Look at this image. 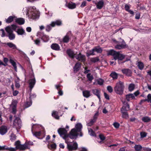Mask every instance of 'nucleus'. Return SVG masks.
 <instances>
[{
	"instance_id": "5701e85b",
	"label": "nucleus",
	"mask_w": 151,
	"mask_h": 151,
	"mask_svg": "<svg viewBox=\"0 0 151 151\" xmlns=\"http://www.w3.org/2000/svg\"><path fill=\"white\" fill-rule=\"evenodd\" d=\"M8 129L6 126H3L1 127V134L4 135L7 132Z\"/></svg>"
},
{
	"instance_id": "bb28decb",
	"label": "nucleus",
	"mask_w": 151,
	"mask_h": 151,
	"mask_svg": "<svg viewBox=\"0 0 151 151\" xmlns=\"http://www.w3.org/2000/svg\"><path fill=\"white\" fill-rule=\"evenodd\" d=\"M41 128V127L37 124H33L32 126V132H33V131H37L38 130H40V128Z\"/></svg>"
},
{
	"instance_id": "69168bd1",
	"label": "nucleus",
	"mask_w": 151,
	"mask_h": 151,
	"mask_svg": "<svg viewBox=\"0 0 151 151\" xmlns=\"http://www.w3.org/2000/svg\"><path fill=\"white\" fill-rule=\"evenodd\" d=\"M113 125L116 128H118L119 126V124L117 122H115L113 124Z\"/></svg>"
},
{
	"instance_id": "ddd939ff",
	"label": "nucleus",
	"mask_w": 151,
	"mask_h": 151,
	"mask_svg": "<svg viewBox=\"0 0 151 151\" xmlns=\"http://www.w3.org/2000/svg\"><path fill=\"white\" fill-rule=\"evenodd\" d=\"M71 36V33L70 32H68L66 35L64 36L62 39V41L64 43H68Z\"/></svg>"
},
{
	"instance_id": "e2e57ef3",
	"label": "nucleus",
	"mask_w": 151,
	"mask_h": 151,
	"mask_svg": "<svg viewBox=\"0 0 151 151\" xmlns=\"http://www.w3.org/2000/svg\"><path fill=\"white\" fill-rule=\"evenodd\" d=\"M143 150L144 151H151V149L147 147H143Z\"/></svg>"
},
{
	"instance_id": "c756f323",
	"label": "nucleus",
	"mask_w": 151,
	"mask_h": 151,
	"mask_svg": "<svg viewBox=\"0 0 151 151\" xmlns=\"http://www.w3.org/2000/svg\"><path fill=\"white\" fill-rule=\"evenodd\" d=\"M32 104V100L27 98V101L24 104V106L26 108H28Z\"/></svg>"
},
{
	"instance_id": "39448f33",
	"label": "nucleus",
	"mask_w": 151,
	"mask_h": 151,
	"mask_svg": "<svg viewBox=\"0 0 151 151\" xmlns=\"http://www.w3.org/2000/svg\"><path fill=\"white\" fill-rule=\"evenodd\" d=\"M107 55L112 56L114 57V59L115 60L118 59L119 60H122L125 58L124 55L119 52H116L112 50H109L107 51Z\"/></svg>"
},
{
	"instance_id": "4468645a",
	"label": "nucleus",
	"mask_w": 151,
	"mask_h": 151,
	"mask_svg": "<svg viewBox=\"0 0 151 151\" xmlns=\"http://www.w3.org/2000/svg\"><path fill=\"white\" fill-rule=\"evenodd\" d=\"M33 135L36 137H37L38 138H39L38 137L43 136L44 137L45 134L44 133V131H34L32 132Z\"/></svg>"
},
{
	"instance_id": "423d86ee",
	"label": "nucleus",
	"mask_w": 151,
	"mask_h": 151,
	"mask_svg": "<svg viewBox=\"0 0 151 151\" xmlns=\"http://www.w3.org/2000/svg\"><path fill=\"white\" fill-rule=\"evenodd\" d=\"M124 88L123 82L119 81L116 83L114 90L116 93L122 95L123 93Z\"/></svg>"
},
{
	"instance_id": "393cba45",
	"label": "nucleus",
	"mask_w": 151,
	"mask_h": 151,
	"mask_svg": "<svg viewBox=\"0 0 151 151\" xmlns=\"http://www.w3.org/2000/svg\"><path fill=\"white\" fill-rule=\"evenodd\" d=\"M16 19V17L14 16H11L6 19V22L7 23H9L12 22L14 20Z\"/></svg>"
},
{
	"instance_id": "473e14b6",
	"label": "nucleus",
	"mask_w": 151,
	"mask_h": 151,
	"mask_svg": "<svg viewBox=\"0 0 151 151\" xmlns=\"http://www.w3.org/2000/svg\"><path fill=\"white\" fill-rule=\"evenodd\" d=\"M62 22L60 20H57L55 22H52L51 23L52 27H54L56 25H60L61 24Z\"/></svg>"
},
{
	"instance_id": "a878e982",
	"label": "nucleus",
	"mask_w": 151,
	"mask_h": 151,
	"mask_svg": "<svg viewBox=\"0 0 151 151\" xmlns=\"http://www.w3.org/2000/svg\"><path fill=\"white\" fill-rule=\"evenodd\" d=\"M98 1L96 5V7L98 9H101L104 5V1L103 0H98Z\"/></svg>"
},
{
	"instance_id": "2f4dec72",
	"label": "nucleus",
	"mask_w": 151,
	"mask_h": 151,
	"mask_svg": "<svg viewBox=\"0 0 151 151\" xmlns=\"http://www.w3.org/2000/svg\"><path fill=\"white\" fill-rule=\"evenodd\" d=\"M137 65L138 68L141 70H142L144 67L143 63L140 61H138L137 63Z\"/></svg>"
},
{
	"instance_id": "dca6fc26",
	"label": "nucleus",
	"mask_w": 151,
	"mask_h": 151,
	"mask_svg": "<svg viewBox=\"0 0 151 151\" xmlns=\"http://www.w3.org/2000/svg\"><path fill=\"white\" fill-rule=\"evenodd\" d=\"M65 6L69 9H73L75 8L76 7V4L72 2H70L68 3L66 2L65 4Z\"/></svg>"
},
{
	"instance_id": "7c9ffc66",
	"label": "nucleus",
	"mask_w": 151,
	"mask_h": 151,
	"mask_svg": "<svg viewBox=\"0 0 151 151\" xmlns=\"http://www.w3.org/2000/svg\"><path fill=\"white\" fill-rule=\"evenodd\" d=\"M9 61L10 63L12 65L15 71L16 72H17V68L16 62L12 59H10L9 60Z\"/></svg>"
},
{
	"instance_id": "774afa93",
	"label": "nucleus",
	"mask_w": 151,
	"mask_h": 151,
	"mask_svg": "<svg viewBox=\"0 0 151 151\" xmlns=\"http://www.w3.org/2000/svg\"><path fill=\"white\" fill-rule=\"evenodd\" d=\"M86 1L83 2L81 5V7L82 8L83 7L86 5Z\"/></svg>"
},
{
	"instance_id": "e433bc0d",
	"label": "nucleus",
	"mask_w": 151,
	"mask_h": 151,
	"mask_svg": "<svg viewBox=\"0 0 151 151\" xmlns=\"http://www.w3.org/2000/svg\"><path fill=\"white\" fill-rule=\"evenodd\" d=\"M17 78L15 80V86L16 88H19L20 87V84H19L20 80L18 77H17Z\"/></svg>"
},
{
	"instance_id": "5fc2aeb1",
	"label": "nucleus",
	"mask_w": 151,
	"mask_h": 151,
	"mask_svg": "<svg viewBox=\"0 0 151 151\" xmlns=\"http://www.w3.org/2000/svg\"><path fill=\"white\" fill-rule=\"evenodd\" d=\"M99 60V59L97 57L92 58L91 59V61L93 63L96 62Z\"/></svg>"
},
{
	"instance_id": "a18cd8bd",
	"label": "nucleus",
	"mask_w": 151,
	"mask_h": 151,
	"mask_svg": "<svg viewBox=\"0 0 151 151\" xmlns=\"http://www.w3.org/2000/svg\"><path fill=\"white\" fill-rule=\"evenodd\" d=\"M135 86L134 84L131 83L129 84V90L130 91H133L134 89Z\"/></svg>"
},
{
	"instance_id": "052dcab7",
	"label": "nucleus",
	"mask_w": 151,
	"mask_h": 151,
	"mask_svg": "<svg viewBox=\"0 0 151 151\" xmlns=\"http://www.w3.org/2000/svg\"><path fill=\"white\" fill-rule=\"evenodd\" d=\"M35 43L37 45H40V40L38 39H37L36 40L34 41Z\"/></svg>"
},
{
	"instance_id": "f8f14e48",
	"label": "nucleus",
	"mask_w": 151,
	"mask_h": 151,
	"mask_svg": "<svg viewBox=\"0 0 151 151\" xmlns=\"http://www.w3.org/2000/svg\"><path fill=\"white\" fill-rule=\"evenodd\" d=\"M98 112H97L95 113L93 116V119L91 120L90 122L87 123V125L88 126H91L94 123H95L97 119L98 116Z\"/></svg>"
},
{
	"instance_id": "338daca9",
	"label": "nucleus",
	"mask_w": 151,
	"mask_h": 151,
	"mask_svg": "<svg viewBox=\"0 0 151 151\" xmlns=\"http://www.w3.org/2000/svg\"><path fill=\"white\" fill-rule=\"evenodd\" d=\"M55 87L58 90H60V88L61 86V85L60 84H57L55 85Z\"/></svg>"
},
{
	"instance_id": "6e6d98bb",
	"label": "nucleus",
	"mask_w": 151,
	"mask_h": 151,
	"mask_svg": "<svg viewBox=\"0 0 151 151\" xmlns=\"http://www.w3.org/2000/svg\"><path fill=\"white\" fill-rule=\"evenodd\" d=\"M36 96V95L35 94H33L31 95L30 94L28 99H30L31 100H32V99L35 98Z\"/></svg>"
},
{
	"instance_id": "f03ea898",
	"label": "nucleus",
	"mask_w": 151,
	"mask_h": 151,
	"mask_svg": "<svg viewBox=\"0 0 151 151\" xmlns=\"http://www.w3.org/2000/svg\"><path fill=\"white\" fill-rule=\"evenodd\" d=\"M23 12L25 13L29 18L36 19L39 18L40 13L35 7H25L23 9Z\"/></svg>"
},
{
	"instance_id": "412c9836",
	"label": "nucleus",
	"mask_w": 151,
	"mask_h": 151,
	"mask_svg": "<svg viewBox=\"0 0 151 151\" xmlns=\"http://www.w3.org/2000/svg\"><path fill=\"white\" fill-rule=\"evenodd\" d=\"M67 53L71 58H73L75 57L76 53L70 49H68L66 51Z\"/></svg>"
},
{
	"instance_id": "9d476101",
	"label": "nucleus",
	"mask_w": 151,
	"mask_h": 151,
	"mask_svg": "<svg viewBox=\"0 0 151 151\" xmlns=\"http://www.w3.org/2000/svg\"><path fill=\"white\" fill-rule=\"evenodd\" d=\"M112 40L114 44H116L118 47H125L126 46V45L124 40L121 38L119 39V41H117L114 38L112 39Z\"/></svg>"
},
{
	"instance_id": "aec40b11",
	"label": "nucleus",
	"mask_w": 151,
	"mask_h": 151,
	"mask_svg": "<svg viewBox=\"0 0 151 151\" xmlns=\"http://www.w3.org/2000/svg\"><path fill=\"white\" fill-rule=\"evenodd\" d=\"M17 104V101L16 100L13 101L12 103L11 106L12 107V113H13L14 114H15L16 112V108Z\"/></svg>"
},
{
	"instance_id": "c85d7f7f",
	"label": "nucleus",
	"mask_w": 151,
	"mask_h": 151,
	"mask_svg": "<svg viewBox=\"0 0 151 151\" xmlns=\"http://www.w3.org/2000/svg\"><path fill=\"white\" fill-rule=\"evenodd\" d=\"M83 96L86 98H88L91 96L90 91L88 90H84L83 91Z\"/></svg>"
},
{
	"instance_id": "9b49d317",
	"label": "nucleus",
	"mask_w": 151,
	"mask_h": 151,
	"mask_svg": "<svg viewBox=\"0 0 151 151\" xmlns=\"http://www.w3.org/2000/svg\"><path fill=\"white\" fill-rule=\"evenodd\" d=\"M37 36L41 38L44 42L48 41L49 39V36L45 35L43 32H38L37 33Z\"/></svg>"
},
{
	"instance_id": "de8ad7c7",
	"label": "nucleus",
	"mask_w": 151,
	"mask_h": 151,
	"mask_svg": "<svg viewBox=\"0 0 151 151\" xmlns=\"http://www.w3.org/2000/svg\"><path fill=\"white\" fill-rule=\"evenodd\" d=\"M150 118L148 116H145L142 118V120L144 122H148L150 121Z\"/></svg>"
},
{
	"instance_id": "49530a36",
	"label": "nucleus",
	"mask_w": 151,
	"mask_h": 151,
	"mask_svg": "<svg viewBox=\"0 0 151 151\" xmlns=\"http://www.w3.org/2000/svg\"><path fill=\"white\" fill-rule=\"evenodd\" d=\"M95 51V49H93L92 50L88 51L87 53V56H88L90 55H94V52Z\"/></svg>"
},
{
	"instance_id": "4d7b16f0",
	"label": "nucleus",
	"mask_w": 151,
	"mask_h": 151,
	"mask_svg": "<svg viewBox=\"0 0 151 151\" xmlns=\"http://www.w3.org/2000/svg\"><path fill=\"white\" fill-rule=\"evenodd\" d=\"M95 51L97 53H100L102 51V50L101 49V48H96V49H95Z\"/></svg>"
},
{
	"instance_id": "ea45409f",
	"label": "nucleus",
	"mask_w": 151,
	"mask_h": 151,
	"mask_svg": "<svg viewBox=\"0 0 151 151\" xmlns=\"http://www.w3.org/2000/svg\"><path fill=\"white\" fill-rule=\"evenodd\" d=\"M122 114V116L123 118L127 119L128 118V114L127 111H121Z\"/></svg>"
},
{
	"instance_id": "f3484780",
	"label": "nucleus",
	"mask_w": 151,
	"mask_h": 151,
	"mask_svg": "<svg viewBox=\"0 0 151 151\" xmlns=\"http://www.w3.org/2000/svg\"><path fill=\"white\" fill-rule=\"evenodd\" d=\"M75 57L78 60L84 62L86 60L85 56L80 53L78 55H76Z\"/></svg>"
},
{
	"instance_id": "680f3d73",
	"label": "nucleus",
	"mask_w": 151,
	"mask_h": 151,
	"mask_svg": "<svg viewBox=\"0 0 151 151\" xmlns=\"http://www.w3.org/2000/svg\"><path fill=\"white\" fill-rule=\"evenodd\" d=\"M107 89L110 93H111L113 91V89L112 87L110 86H108L107 87Z\"/></svg>"
},
{
	"instance_id": "b1692460",
	"label": "nucleus",
	"mask_w": 151,
	"mask_h": 151,
	"mask_svg": "<svg viewBox=\"0 0 151 151\" xmlns=\"http://www.w3.org/2000/svg\"><path fill=\"white\" fill-rule=\"evenodd\" d=\"M134 95L132 93H129L126 95V99L128 101H129L131 99H135Z\"/></svg>"
},
{
	"instance_id": "bf43d9fd",
	"label": "nucleus",
	"mask_w": 151,
	"mask_h": 151,
	"mask_svg": "<svg viewBox=\"0 0 151 151\" xmlns=\"http://www.w3.org/2000/svg\"><path fill=\"white\" fill-rule=\"evenodd\" d=\"M6 45L9 47H16V46L12 43H8L6 44Z\"/></svg>"
},
{
	"instance_id": "7ed1b4c3",
	"label": "nucleus",
	"mask_w": 151,
	"mask_h": 151,
	"mask_svg": "<svg viewBox=\"0 0 151 151\" xmlns=\"http://www.w3.org/2000/svg\"><path fill=\"white\" fill-rule=\"evenodd\" d=\"M83 128L82 124L80 123H77L75 126V128L73 129L70 131L69 135L71 139H76L78 135L81 137L83 135L82 132Z\"/></svg>"
},
{
	"instance_id": "6ab92c4d",
	"label": "nucleus",
	"mask_w": 151,
	"mask_h": 151,
	"mask_svg": "<svg viewBox=\"0 0 151 151\" xmlns=\"http://www.w3.org/2000/svg\"><path fill=\"white\" fill-rule=\"evenodd\" d=\"M15 146H16L15 145ZM17 149H18L17 148L16 146L15 148L11 147H9L6 146H1V150H7L9 151H16Z\"/></svg>"
},
{
	"instance_id": "4c0bfd02",
	"label": "nucleus",
	"mask_w": 151,
	"mask_h": 151,
	"mask_svg": "<svg viewBox=\"0 0 151 151\" xmlns=\"http://www.w3.org/2000/svg\"><path fill=\"white\" fill-rule=\"evenodd\" d=\"M48 148L50 149L53 150L56 148V145L55 143L48 144L47 145Z\"/></svg>"
},
{
	"instance_id": "c03bdc74",
	"label": "nucleus",
	"mask_w": 151,
	"mask_h": 151,
	"mask_svg": "<svg viewBox=\"0 0 151 151\" xmlns=\"http://www.w3.org/2000/svg\"><path fill=\"white\" fill-rule=\"evenodd\" d=\"M86 77L88 79V80L91 82L93 79V76L91 73H88L86 76Z\"/></svg>"
},
{
	"instance_id": "72a5a7b5",
	"label": "nucleus",
	"mask_w": 151,
	"mask_h": 151,
	"mask_svg": "<svg viewBox=\"0 0 151 151\" xmlns=\"http://www.w3.org/2000/svg\"><path fill=\"white\" fill-rule=\"evenodd\" d=\"M17 30H16V31H15L17 33L18 35H22L25 33L24 30L22 28H18L17 27Z\"/></svg>"
},
{
	"instance_id": "3c124183",
	"label": "nucleus",
	"mask_w": 151,
	"mask_h": 151,
	"mask_svg": "<svg viewBox=\"0 0 151 151\" xmlns=\"http://www.w3.org/2000/svg\"><path fill=\"white\" fill-rule=\"evenodd\" d=\"M8 59L6 58H4V61L5 63V64H4L3 62L1 61V65H3L4 66L7 65V63L8 62Z\"/></svg>"
},
{
	"instance_id": "09e8293b",
	"label": "nucleus",
	"mask_w": 151,
	"mask_h": 151,
	"mask_svg": "<svg viewBox=\"0 0 151 151\" xmlns=\"http://www.w3.org/2000/svg\"><path fill=\"white\" fill-rule=\"evenodd\" d=\"M51 23L47 25L46 27V30L47 32H49L52 29V27Z\"/></svg>"
},
{
	"instance_id": "8fccbe9b",
	"label": "nucleus",
	"mask_w": 151,
	"mask_h": 151,
	"mask_svg": "<svg viewBox=\"0 0 151 151\" xmlns=\"http://www.w3.org/2000/svg\"><path fill=\"white\" fill-rule=\"evenodd\" d=\"M140 135L141 138H142L145 137L147 135V133L146 132H140Z\"/></svg>"
},
{
	"instance_id": "37998d69",
	"label": "nucleus",
	"mask_w": 151,
	"mask_h": 151,
	"mask_svg": "<svg viewBox=\"0 0 151 151\" xmlns=\"http://www.w3.org/2000/svg\"><path fill=\"white\" fill-rule=\"evenodd\" d=\"M52 116L56 119H59V116L58 115V112L56 111H53L52 113Z\"/></svg>"
},
{
	"instance_id": "1a4fd4ad",
	"label": "nucleus",
	"mask_w": 151,
	"mask_h": 151,
	"mask_svg": "<svg viewBox=\"0 0 151 151\" xmlns=\"http://www.w3.org/2000/svg\"><path fill=\"white\" fill-rule=\"evenodd\" d=\"M33 143L32 142L29 141L26 142L24 145H21L19 141H17L15 143V145L16 146L17 148L20 150H24L27 149L29 147V145H32Z\"/></svg>"
},
{
	"instance_id": "79ce46f5",
	"label": "nucleus",
	"mask_w": 151,
	"mask_h": 151,
	"mask_svg": "<svg viewBox=\"0 0 151 151\" xmlns=\"http://www.w3.org/2000/svg\"><path fill=\"white\" fill-rule=\"evenodd\" d=\"M89 134L91 136H94L96 134L90 128H88Z\"/></svg>"
},
{
	"instance_id": "603ef678",
	"label": "nucleus",
	"mask_w": 151,
	"mask_h": 151,
	"mask_svg": "<svg viewBox=\"0 0 151 151\" xmlns=\"http://www.w3.org/2000/svg\"><path fill=\"white\" fill-rule=\"evenodd\" d=\"M97 82L98 84L101 85L103 84L104 81L103 79L100 78L97 80Z\"/></svg>"
},
{
	"instance_id": "a211bd4d",
	"label": "nucleus",
	"mask_w": 151,
	"mask_h": 151,
	"mask_svg": "<svg viewBox=\"0 0 151 151\" xmlns=\"http://www.w3.org/2000/svg\"><path fill=\"white\" fill-rule=\"evenodd\" d=\"M122 73L128 76H131L132 72L131 70L129 69H124L122 70Z\"/></svg>"
},
{
	"instance_id": "0e129e2a",
	"label": "nucleus",
	"mask_w": 151,
	"mask_h": 151,
	"mask_svg": "<svg viewBox=\"0 0 151 151\" xmlns=\"http://www.w3.org/2000/svg\"><path fill=\"white\" fill-rule=\"evenodd\" d=\"M147 99L146 100L148 102H150L151 101V94H149L147 96Z\"/></svg>"
},
{
	"instance_id": "58836bf2",
	"label": "nucleus",
	"mask_w": 151,
	"mask_h": 151,
	"mask_svg": "<svg viewBox=\"0 0 151 151\" xmlns=\"http://www.w3.org/2000/svg\"><path fill=\"white\" fill-rule=\"evenodd\" d=\"M134 148L136 151H140L143 147L140 145H135Z\"/></svg>"
},
{
	"instance_id": "f704fd0d",
	"label": "nucleus",
	"mask_w": 151,
	"mask_h": 151,
	"mask_svg": "<svg viewBox=\"0 0 151 151\" xmlns=\"http://www.w3.org/2000/svg\"><path fill=\"white\" fill-rule=\"evenodd\" d=\"M80 67V63L78 62L77 63L73 68L74 71L76 72L78 71L79 70Z\"/></svg>"
},
{
	"instance_id": "864d4df0",
	"label": "nucleus",
	"mask_w": 151,
	"mask_h": 151,
	"mask_svg": "<svg viewBox=\"0 0 151 151\" xmlns=\"http://www.w3.org/2000/svg\"><path fill=\"white\" fill-rule=\"evenodd\" d=\"M99 138L101 139V141H98L99 143H101L102 141L104 140L105 139V137L102 134H100L99 135Z\"/></svg>"
},
{
	"instance_id": "cd10ccee",
	"label": "nucleus",
	"mask_w": 151,
	"mask_h": 151,
	"mask_svg": "<svg viewBox=\"0 0 151 151\" xmlns=\"http://www.w3.org/2000/svg\"><path fill=\"white\" fill-rule=\"evenodd\" d=\"M129 109L130 106L127 103H126V104L124 103V104L121 109V111H127L129 110Z\"/></svg>"
},
{
	"instance_id": "20e7f679",
	"label": "nucleus",
	"mask_w": 151,
	"mask_h": 151,
	"mask_svg": "<svg viewBox=\"0 0 151 151\" xmlns=\"http://www.w3.org/2000/svg\"><path fill=\"white\" fill-rule=\"evenodd\" d=\"M17 28V26L16 25L13 24L5 28V30L8 34L9 38L10 40H13L14 39L15 35L13 33V31H16Z\"/></svg>"
},
{
	"instance_id": "4be33fe9",
	"label": "nucleus",
	"mask_w": 151,
	"mask_h": 151,
	"mask_svg": "<svg viewBox=\"0 0 151 151\" xmlns=\"http://www.w3.org/2000/svg\"><path fill=\"white\" fill-rule=\"evenodd\" d=\"M92 92L93 94L96 95L99 100L100 101V91L97 89H94L92 90Z\"/></svg>"
},
{
	"instance_id": "0eeeda50",
	"label": "nucleus",
	"mask_w": 151,
	"mask_h": 151,
	"mask_svg": "<svg viewBox=\"0 0 151 151\" xmlns=\"http://www.w3.org/2000/svg\"><path fill=\"white\" fill-rule=\"evenodd\" d=\"M13 128L15 131H16L17 133L19 132V130L21 128L22 126V121L20 118L19 117H16L13 121Z\"/></svg>"
},
{
	"instance_id": "a19ab883",
	"label": "nucleus",
	"mask_w": 151,
	"mask_h": 151,
	"mask_svg": "<svg viewBox=\"0 0 151 151\" xmlns=\"http://www.w3.org/2000/svg\"><path fill=\"white\" fill-rule=\"evenodd\" d=\"M110 76L113 78V79H116L117 78L118 74L116 72H112L111 73Z\"/></svg>"
},
{
	"instance_id": "6e6552de",
	"label": "nucleus",
	"mask_w": 151,
	"mask_h": 151,
	"mask_svg": "<svg viewBox=\"0 0 151 151\" xmlns=\"http://www.w3.org/2000/svg\"><path fill=\"white\" fill-rule=\"evenodd\" d=\"M31 70L32 72L30 73L29 75L30 79L28 81L29 87L30 92H31L32 89L34 87L36 82L34 74L33 72V70L32 68H31Z\"/></svg>"
},
{
	"instance_id": "c9c22d12",
	"label": "nucleus",
	"mask_w": 151,
	"mask_h": 151,
	"mask_svg": "<svg viewBox=\"0 0 151 151\" xmlns=\"http://www.w3.org/2000/svg\"><path fill=\"white\" fill-rule=\"evenodd\" d=\"M16 22L19 24H23L24 23V20L23 19L20 18L17 19L16 18Z\"/></svg>"
},
{
	"instance_id": "13d9d810",
	"label": "nucleus",
	"mask_w": 151,
	"mask_h": 151,
	"mask_svg": "<svg viewBox=\"0 0 151 151\" xmlns=\"http://www.w3.org/2000/svg\"><path fill=\"white\" fill-rule=\"evenodd\" d=\"M130 5L129 4H126L125 6V9L126 11H128L129 10Z\"/></svg>"
},
{
	"instance_id": "f257e3e1",
	"label": "nucleus",
	"mask_w": 151,
	"mask_h": 151,
	"mask_svg": "<svg viewBox=\"0 0 151 151\" xmlns=\"http://www.w3.org/2000/svg\"><path fill=\"white\" fill-rule=\"evenodd\" d=\"M58 132L60 136L65 140V143L67 144V148L68 151L76 150L78 147L77 143L75 141L71 142L69 140V136H68L67 131L65 128H60L58 130Z\"/></svg>"
},
{
	"instance_id": "2eb2a0df",
	"label": "nucleus",
	"mask_w": 151,
	"mask_h": 151,
	"mask_svg": "<svg viewBox=\"0 0 151 151\" xmlns=\"http://www.w3.org/2000/svg\"><path fill=\"white\" fill-rule=\"evenodd\" d=\"M15 130L13 129H12L11 130L9 131L10 135L9 136L10 139L12 141H14L16 139L17 137L16 135L14 134V133H15Z\"/></svg>"
}]
</instances>
